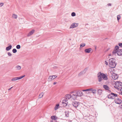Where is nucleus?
<instances>
[{
	"instance_id": "nucleus-34",
	"label": "nucleus",
	"mask_w": 122,
	"mask_h": 122,
	"mask_svg": "<svg viewBox=\"0 0 122 122\" xmlns=\"http://www.w3.org/2000/svg\"><path fill=\"white\" fill-rule=\"evenodd\" d=\"M85 46V43H82L80 45V47H83Z\"/></svg>"
},
{
	"instance_id": "nucleus-23",
	"label": "nucleus",
	"mask_w": 122,
	"mask_h": 122,
	"mask_svg": "<svg viewBox=\"0 0 122 122\" xmlns=\"http://www.w3.org/2000/svg\"><path fill=\"white\" fill-rule=\"evenodd\" d=\"M65 112L66 117H68L69 115V112L67 111H65Z\"/></svg>"
},
{
	"instance_id": "nucleus-38",
	"label": "nucleus",
	"mask_w": 122,
	"mask_h": 122,
	"mask_svg": "<svg viewBox=\"0 0 122 122\" xmlns=\"http://www.w3.org/2000/svg\"><path fill=\"white\" fill-rule=\"evenodd\" d=\"M7 54H8V56H12V55L11 54V53L10 52H7Z\"/></svg>"
},
{
	"instance_id": "nucleus-1",
	"label": "nucleus",
	"mask_w": 122,
	"mask_h": 122,
	"mask_svg": "<svg viewBox=\"0 0 122 122\" xmlns=\"http://www.w3.org/2000/svg\"><path fill=\"white\" fill-rule=\"evenodd\" d=\"M119 49L118 46H116L112 52V55H116V54H117L119 56L122 55V49Z\"/></svg>"
},
{
	"instance_id": "nucleus-35",
	"label": "nucleus",
	"mask_w": 122,
	"mask_h": 122,
	"mask_svg": "<svg viewBox=\"0 0 122 122\" xmlns=\"http://www.w3.org/2000/svg\"><path fill=\"white\" fill-rule=\"evenodd\" d=\"M25 76V75H24L21 76H20V77H18V79H19V80L21 79L22 78H23V77H24Z\"/></svg>"
},
{
	"instance_id": "nucleus-51",
	"label": "nucleus",
	"mask_w": 122,
	"mask_h": 122,
	"mask_svg": "<svg viewBox=\"0 0 122 122\" xmlns=\"http://www.w3.org/2000/svg\"><path fill=\"white\" fill-rule=\"evenodd\" d=\"M115 87L117 89H118V87H115Z\"/></svg>"
},
{
	"instance_id": "nucleus-17",
	"label": "nucleus",
	"mask_w": 122,
	"mask_h": 122,
	"mask_svg": "<svg viewBox=\"0 0 122 122\" xmlns=\"http://www.w3.org/2000/svg\"><path fill=\"white\" fill-rule=\"evenodd\" d=\"M108 73L110 76L112 75V74H114V73L112 71V70L111 69H110L108 71Z\"/></svg>"
},
{
	"instance_id": "nucleus-16",
	"label": "nucleus",
	"mask_w": 122,
	"mask_h": 122,
	"mask_svg": "<svg viewBox=\"0 0 122 122\" xmlns=\"http://www.w3.org/2000/svg\"><path fill=\"white\" fill-rule=\"evenodd\" d=\"M92 49L91 48L86 49L85 50V52L86 53H89L91 51Z\"/></svg>"
},
{
	"instance_id": "nucleus-5",
	"label": "nucleus",
	"mask_w": 122,
	"mask_h": 122,
	"mask_svg": "<svg viewBox=\"0 0 122 122\" xmlns=\"http://www.w3.org/2000/svg\"><path fill=\"white\" fill-rule=\"evenodd\" d=\"M116 104H120L122 102V100L119 98H117L114 100Z\"/></svg>"
},
{
	"instance_id": "nucleus-20",
	"label": "nucleus",
	"mask_w": 122,
	"mask_h": 122,
	"mask_svg": "<svg viewBox=\"0 0 122 122\" xmlns=\"http://www.w3.org/2000/svg\"><path fill=\"white\" fill-rule=\"evenodd\" d=\"M102 90L101 89H98L97 90L98 94L99 95H101L102 93Z\"/></svg>"
},
{
	"instance_id": "nucleus-39",
	"label": "nucleus",
	"mask_w": 122,
	"mask_h": 122,
	"mask_svg": "<svg viewBox=\"0 0 122 122\" xmlns=\"http://www.w3.org/2000/svg\"><path fill=\"white\" fill-rule=\"evenodd\" d=\"M118 45L120 47H122V43H119Z\"/></svg>"
},
{
	"instance_id": "nucleus-55",
	"label": "nucleus",
	"mask_w": 122,
	"mask_h": 122,
	"mask_svg": "<svg viewBox=\"0 0 122 122\" xmlns=\"http://www.w3.org/2000/svg\"><path fill=\"white\" fill-rule=\"evenodd\" d=\"M122 89V88L121 89H121Z\"/></svg>"
},
{
	"instance_id": "nucleus-32",
	"label": "nucleus",
	"mask_w": 122,
	"mask_h": 122,
	"mask_svg": "<svg viewBox=\"0 0 122 122\" xmlns=\"http://www.w3.org/2000/svg\"><path fill=\"white\" fill-rule=\"evenodd\" d=\"M12 51V52L14 53H15L17 51V50L15 49H13Z\"/></svg>"
},
{
	"instance_id": "nucleus-52",
	"label": "nucleus",
	"mask_w": 122,
	"mask_h": 122,
	"mask_svg": "<svg viewBox=\"0 0 122 122\" xmlns=\"http://www.w3.org/2000/svg\"><path fill=\"white\" fill-rule=\"evenodd\" d=\"M50 122H53L51 120L50 121Z\"/></svg>"
},
{
	"instance_id": "nucleus-15",
	"label": "nucleus",
	"mask_w": 122,
	"mask_h": 122,
	"mask_svg": "<svg viewBox=\"0 0 122 122\" xmlns=\"http://www.w3.org/2000/svg\"><path fill=\"white\" fill-rule=\"evenodd\" d=\"M77 97L76 94H73L72 95H71V98L72 100H75L76 99Z\"/></svg>"
},
{
	"instance_id": "nucleus-31",
	"label": "nucleus",
	"mask_w": 122,
	"mask_h": 122,
	"mask_svg": "<svg viewBox=\"0 0 122 122\" xmlns=\"http://www.w3.org/2000/svg\"><path fill=\"white\" fill-rule=\"evenodd\" d=\"M16 48L17 49H19L20 48L21 46L20 45H18L16 46Z\"/></svg>"
},
{
	"instance_id": "nucleus-28",
	"label": "nucleus",
	"mask_w": 122,
	"mask_h": 122,
	"mask_svg": "<svg viewBox=\"0 0 122 122\" xmlns=\"http://www.w3.org/2000/svg\"><path fill=\"white\" fill-rule=\"evenodd\" d=\"M12 16L13 18L15 19H16L17 17V15L15 14H13Z\"/></svg>"
},
{
	"instance_id": "nucleus-48",
	"label": "nucleus",
	"mask_w": 122,
	"mask_h": 122,
	"mask_svg": "<svg viewBox=\"0 0 122 122\" xmlns=\"http://www.w3.org/2000/svg\"><path fill=\"white\" fill-rule=\"evenodd\" d=\"M56 83H57V82H54L53 83V84H54V85H55V84H56Z\"/></svg>"
},
{
	"instance_id": "nucleus-22",
	"label": "nucleus",
	"mask_w": 122,
	"mask_h": 122,
	"mask_svg": "<svg viewBox=\"0 0 122 122\" xmlns=\"http://www.w3.org/2000/svg\"><path fill=\"white\" fill-rule=\"evenodd\" d=\"M44 94V93L42 92L41 94H40L39 96V98H41L43 96Z\"/></svg>"
},
{
	"instance_id": "nucleus-10",
	"label": "nucleus",
	"mask_w": 122,
	"mask_h": 122,
	"mask_svg": "<svg viewBox=\"0 0 122 122\" xmlns=\"http://www.w3.org/2000/svg\"><path fill=\"white\" fill-rule=\"evenodd\" d=\"M67 103L68 102H67L66 99H65L62 100V103L64 106H66Z\"/></svg>"
},
{
	"instance_id": "nucleus-19",
	"label": "nucleus",
	"mask_w": 122,
	"mask_h": 122,
	"mask_svg": "<svg viewBox=\"0 0 122 122\" xmlns=\"http://www.w3.org/2000/svg\"><path fill=\"white\" fill-rule=\"evenodd\" d=\"M12 46L11 45L7 46L6 48V50L7 51H8L10 50L12 48Z\"/></svg>"
},
{
	"instance_id": "nucleus-49",
	"label": "nucleus",
	"mask_w": 122,
	"mask_h": 122,
	"mask_svg": "<svg viewBox=\"0 0 122 122\" xmlns=\"http://www.w3.org/2000/svg\"><path fill=\"white\" fill-rule=\"evenodd\" d=\"M74 92H71V93H74Z\"/></svg>"
},
{
	"instance_id": "nucleus-4",
	"label": "nucleus",
	"mask_w": 122,
	"mask_h": 122,
	"mask_svg": "<svg viewBox=\"0 0 122 122\" xmlns=\"http://www.w3.org/2000/svg\"><path fill=\"white\" fill-rule=\"evenodd\" d=\"M57 77V76L56 75L50 76L48 78V80L49 81H51L54 79L56 78Z\"/></svg>"
},
{
	"instance_id": "nucleus-2",
	"label": "nucleus",
	"mask_w": 122,
	"mask_h": 122,
	"mask_svg": "<svg viewBox=\"0 0 122 122\" xmlns=\"http://www.w3.org/2000/svg\"><path fill=\"white\" fill-rule=\"evenodd\" d=\"M115 61V59L113 58H111L109 60V63L110 67L112 68L115 67L117 64Z\"/></svg>"
},
{
	"instance_id": "nucleus-13",
	"label": "nucleus",
	"mask_w": 122,
	"mask_h": 122,
	"mask_svg": "<svg viewBox=\"0 0 122 122\" xmlns=\"http://www.w3.org/2000/svg\"><path fill=\"white\" fill-rule=\"evenodd\" d=\"M102 78L103 79L105 80H108V78L107 76L103 73H102Z\"/></svg>"
},
{
	"instance_id": "nucleus-36",
	"label": "nucleus",
	"mask_w": 122,
	"mask_h": 122,
	"mask_svg": "<svg viewBox=\"0 0 122 122\" xmlns=\"http://www.w3.org/2000/svg\"><path fill=\"white\" fill-rule=\"evenodd\" d=\"M71 15L72 16H74L76 15V14L74 12H73L71 13Z\"/></svg>"
},
{
	"instance_id": "nucleus-46",
	"label": "nucleus",
	"mask_w": 122,
	"mask_h": 122,
	"mask_svg": "<svg viewBox=\"0 0 122 122\" xmlns=\"http://www.w3.org/2000/svg\"><path fill=\"white\" fill-rule=\"evenodd\" d=\"M12 87H11V88H9L8 89V90H10V89H11L12 88Z\"/></svg>"
},
{
	"instance_id": "nucleus-27",
	"label": "nucleus",
	"mask_w": 122,
	"mask_h": 122,
	"mask_svg": "<svg viewBox=\"0 0 122 122\" xmlns=\"http://www.w3.org/2000/svg\"><path fill=\"white\" fill-rule=\"evenodd\" d=\"M92 90H91L92 91V92L93 93H96V90L95 89H93L92 88H91Z\"/></svg>"
},
{
	"instance_id": "nucleus-47",
	"label": "nucleus",
	"mask_w": 122,
	"mask_h": 122,
	"mask_svg": "<svg viewBox=\"0 0 122 122\" xmlns=\"http://www.w3.org/2000/svg\"><path fill=\"white\" fill-rule=\"evenodd\" d=\"M120 107L121 108H122V104L120 106Z\"/></svg>"
},
{
	"instance_id": "nucleus-21",
	"label": "nucleus",
	"mask_w": 122,
	"mask_h": 122,
	"mask_svg": "<svg viewBox=\"0 0 122 122\" xmlns=\"http://www.w3.org/2000/svg\"><path fill=\"white\" fill-rule=\"evenodd\" d=\"M66 97V99H69L71 98V95L70 94H67Z\"/></svg>"
},
{
	"instance_id": "nucleus-12",
	"label": "nucleus",
	"mask_w": 122,
	"mask_h": 122,
	"mask_svg": "<svg viewBox=\"0 0 122 122\" xmlns=\"http://www.w3.org/2000/svg\"><path fill=\"white\" fill-rule=\"evenodd\" d=\"M35 30H32L30 31L27 34V36L28 37L30 36L34 32Z\"/></svg>"
},
{
	"instance_id": "nucleus-18",
	"label": "nucleus",
	"mask_w": 122,
	"mask_h": 122,
	"mask_svg": "<svg viewBox=\"0 0 122 122\" xmlns=\"http://www.w3.org/2000/svg\"><path fill=\"white\" fill-rule=\"evenodd\" d=\"M104 88L106 90H109L110 92H111V91L109 90V87L107 85H104L103 86Z\"/></svg>"
},
{
	"instance_id": "nucleus-45",
	"label": "nucleus",
	"mask_w": 122,
	"mask_h": 122,
	"mask_svg": "<svg viewBox=\"0 0 122 122\" xmlns=\"http://www.w3.org/2000/svg\"><path fill=\"white\" fill-rule=\"evenodd\" d=\"M82 91L83 92H86V90H82Z\"/></svg>"
},
{
	"instance_id": "nucleus-6",
	"label": "nucleus",
	"mask_w": 122,
	"mask_h": 122,
	"mask_svg": "<svg viewBox=\"0 0 122 122\" xmlns=\"http://www.w3.org/2000/svg\"><path fill=\"white\" fill-rule=\"evenodd\" d=\"M78 26V24L76 23H73L72 24L70 27V28H74Z\"/></svg>"
},
{
	"instance_id": "nucleus-53",
	"label": "nucleus",
	"mask_w": 122,
	"mask_h": 122,
	"mask_svg": "<svg viewBox=\"0 0 122 122\" xmlns=\"http://www.w3.org/2000/svg\"><path fill=\"white\" fill-rule=\"evenodd\" d=\"M95 49H96V46L95 47Z\"/></svg>"
},
{
	"instance_id": "nucleus-7",
	"label": "nucleus",
	"mask_w": 122,
	"mask_h": 122,
	"mask_svg": "<svg viewBox=\"0 0 122 122\" xmlns=\"http://www.w3.org/2000/svg\"><path fill=\"white\" fill-rule=\"evenodd\" d=\"M76 94L77 96L79 97H81L83 95V93L82 92L80 91H77L76 93Z\"/></svg>"
},
{
	"instance_id": "nucleus-14",
	"label": "nucleus",
	"mask_w": 122,
	"mask_h": 122,
	"mask_svg": "<svg viewBox=\"0 0 122 122\" xmlns=\"http://www.w3.org/2000/svg\"><path fill=\"white\" fill-rule=\"evenodd\" d=\"M107 97L111 99H114L115 98L113 96L112 94V93H111V94L108 95H107Z\"/></svg>"
},
{
	"instance_id": "nucleus-29",
	"label": "nucleus",
	"mask_w": 122,
	"mask_h": 122,
	"mask_svg": "<svg viewBox=\"0 0 122 122\" xmlns=\"http://www.w3.org/2000/svg\"><path fill=\"white\" fill-rule=\"evenodd\" d=\"M18 80H19L18 77H17L13 78L12 79L11 81H16Z\"/></svg>"
},
{
	"instance_id": "nucleus-54",
	"label": "nucleus",
	"mask_w": 122,
	"mask_h": 122,
	"mask_svg": "<svg viewBox=\"0 0 122 122\" xmlns=\"http://www.w3.org/2000/svg\"><path fill=\"white\" fill-rule=\"evenodd\" d=\"M121 94L122 95V92H121Z\"/></svg>"
},
{
	"instance_id": "nucleus-41",
	"label": "nucleus",
	"mask_w": 122,
	"mask_h": 122,
	"mask_svg": "<svg viewBox=\"0 0 122 122\" xmlns=\"http://www.w3.org/2000/svg\"><path fill=\"white\" fill-rule=\"evenodd\" d=\"M4 4L3 3H0V6H2Z\"/></svg>"
},
{
	"instance_id": "nucleus-50",
	"label": "nucleus",
	"mask_w": 122,
	"mask_h": 122,
	"mask_svg": "<svg viewBox=\"0 0 122 122\" xmlns=\"http://www.w3.org/2000/svg\"><path fill=\"white\" fill-rule=\"evenodd\" d=\"M109 48H108L107 49V51H108L109 50Z\"/></svg>"
},
{
	"instance_id": "nucleus-30",
	"label": "nucleus",
	"mask_w": 122,
	"mask_h": 122,
	"mask_svg": "<svg viewBox=\"0 0 122 122\" xmlns=\"http://www.w3.org/2000/svg\"><path fill=\"white\" fill-rule=\"evenodd\" d=\"M51 118L52 120H55L56 119L55 118V116H52L51 117Z\"/></svg>"
},
{
	"instance_id": "nucleus-11",
	"label": "nucleus",
	"mask_w": 122,
	"mask_h": 122,
	"mask_svg": "<svg viewBox=\"0 0 122 122\" xmlns=\"http://www.w3.org/2000/svg\"><path fill=\"white\" fill-rule=\"evenodd\" d=\"M87 69L86 68L83 71H81L78 74V76H79L85 73L86 72Z\"/></svg>"
},
{
	"instance_id": "nucleus-56",
	"label": "nucleus",
	"mask_w": 122,
	"mask_h": 122,
	"mask_svg": "<svg viewBox=\"0 0 122 122\" xmlns=\"http://www.w3.org/2000/svg\"><path fill=\"white\" fill-rule=\"evenodd\" d=\"M69 122H71V121Z\"/></svg>"
},
{
	"instance_id": "nucleus-9",
	"label": "nucleus",
	"mask_w": 122,
	"mask_h": 122,
	"mask_svg": "<svg viewBox=\"0 0 122 122\" xmlns=\"http://www.w3.org/2000/svg\"><path fill=\"white\" fill-rule=\"evenodd\" d=\"M112 78L114 80L117 79L118 77V76L115 73L112 74Z\"/></svg>"
},
{
	"instance_id": "nucleus-40",
	"label": "nucleus",
	"mask_w": 122,
	"mask_h": 122,
	"mask_svg": "<svg viewBox=\"0 0 122 122\" xmlns=\"http://www.w3.org/2000/svg\"><path fill=\"white\" fill-rule=\"evenodd\" d=\"M122 86V83L120 82L119 83V86Z\"/></svg>"
},
{
	"instance_id": "nucleus-37",
	"label": "nucleus",
	"mask_w": 122,
	"mask_h": 122,
	"mask_svg": "<svg viewBox=\"0 0 122 122\" xmlns=\"http://www.w3.org/2000/svg\"><path fill=\"white\" fill-rule=\"evenodd\" d=\"M117 20L118 21V20L120 19L121 16L120 15H118L117 16Z\"/></svg>"
},
{
	"instance_id": "nucleus-44",
	"label": "nucleus",
	"mask_w": 122,
	"mask_h": 122,
	"mask_svg": "<svg viewBox=\"0 0 122 122\" xmlns=\"http://www.w3.org/2000/svg\"><path fill=\"white\" fill-rule=\"evenodd\" d=\"M107 5L109 6H110L111 5V4L110 3H109L107 4Z\"/></svg>"
},
{
	"instance_id": "nucleus-3",
	"label": "nucleus",
	"mask_w": 122,
	"mask_h": 122,
	"mask_svg": "<svg viewBox=\"0 0 122 122\" xmlns=\"http://www.w3.org/2000/svg\"><path fill=\"white\" fill-rule=\"evenodd\" d=\"M97 77L98 81L99 82L101 81L103 79H102V73L99 72L97 74Z\"/></svg>"
},
{
	"instance_id": "nucleus-24",
	"label": "nucleus",
	"mask_w": 122,
	"mask_h": 122,
	"mask_svg": "<svg viewBox=\"0 0 122 122\" xmlns=\"http://www.w3.org/2000/svg\"><path fill=\"white\" fill-rule=\"evenodd\" d=\"M15 68L17 70H19L21 69V67L20 66L18 65L16 66Z\"/></svg>"
},
{
	"instance_id": "nucleus-8",
	"label": "nucleus",
	"mask_w": 122,
	"mask_h": 122,
	"mask_svg": "<svg viewBox=\"0 0 122 122\" xmlns=\"http://www.w3.org/2000/svg\"><path fill=\"white\" fill-rule=\"evenodd\" d=\"M72 104L73 106L76 108L78 107L79 105L78 102L76 101L73 102Z\"/></svg>"
},
{
	"instance_id": "nucleus-43",
	"label": "nucleus",
	"mask_w": 122,
	"mask_h": 122,
	"mask_svg": "<svg viewBox=\"0 0 122 122\" xmlns=\"http://www.w3.org/2000/svg\"><path fill=\"white\" fill-rule=\"evenodd\" d=\"M105 64L107 65H108V62L106 61H105Z\"/></svg>"
},
{
	"instance_id": "nucleus-33",
	"label": "nucleus",
	"mask_w": 122,
	"mask_h": 122,
	"mask_svg": "<svg viewBox=\"0 0 122 122\" xmlns=\"http://www.w3.org/2000/svg\"><path fill=\"white\" fill-rule=\"evenodd\" d=\"M112 94L113 96L114 97H117V94H115L114 93H112Z\"/></svg>"
},
{
	"instance_id": "nucleus-42",
	"label": "nucleus",
	"mask_w": 122,
	"mask_h": 122,
	"mask_svg": "<svg viewBox=\"0 0 122 122\" xmlns=\"http://www.w3.org/2000/svg\"><path fill=\"white\" fill-rule=\"evenodd\" d=\"M92 90V88H90L89 89H86V91H91V90Z\"/></svg>"
},
{
	"instance_id": "nucleus-26",
	"label": "nucleus",
	"mask_w": 122,
	"mask_h": 122,
	"mask_svg": "<svg viewBox=\"0 0 122 122\" xmlns=\"http://www.w3.org/2000/svg\"><path fill=\"white\" fill-rule=\"evenodd\" d=\"M59 106V104H56L55 107L54 109L55 110H56L58 109V107Z\"/></svg>"
},
{
	"instance_id": "nucleus-25",
	"label": "nucleus",
	"mask_w": 122,
	"mask_h": 122,
	"mask_svg": "<svg viewBox=\"0 0 122 122\" xmlns=\"http://www.w3.org/2000/svg\"><path fill=\"white\" fill-rule=\"evenodd\" d=\"M120 82L118 81L115 82V85L117 86H119Z\"/></svg>"
}]
</instances>
